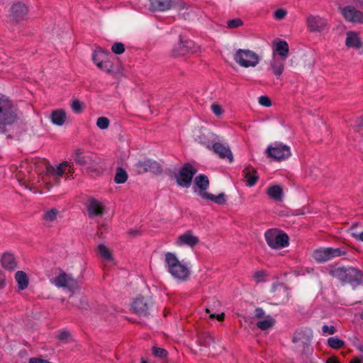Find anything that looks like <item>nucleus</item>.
Listing matches in <instances>:
<instances>
[{"label":"nucleus","mask_w":363,"mask_h":363,"mask_svg":"<svg viewBox=\"0 0 363 363\" xmlns=\"http://www.w3.org/2000/svg\"><path fill=\"white\" fill-rule=\"evenodd\" d=\"M164 263L167 272L177 281L184 282L189 278L191 274L189 266L185 261L179 260L175 253L165 252Z\"/></svg>","instance_id":"1"},{"label":"nucleus","mask_w":363,"mask_h":363,"mask_svg":"<svg viewBox=\"0 0 363 363\" xmlns=\"http://www.w3.org/2000/svg\"><path fill=\"white\" fill-rule=\"evenodd\" d=\"M30 169L35 173L39 174L40 171L45 169L43 174L38 177V183L39 186L43 187L45 190L49 191L52 186L57 185L62 177L57 174L55 177L57 169L54 167L48 166L47 162L43 160H33L30 164Z\"/></svg>","instance_id":"2"},{"label":"nucleus","mask_w":363,"mask_h":363,"mask_svg":"<svg viewBox=\"0 0 363 363\" xmlns=\"http://www.w3.org/2000/svg\"><path fill=\"white\" fill-rule=\"evenodd\" d=\"M50 280L56 287L62 289L71 296L77 294L82 287V283L79 281L63 272L52 275Z\"/></svg>","instance_id":"3"},{"label":"nucleus","mask_w":363,"mask_h":363,"mask_svg":"<svg viewBox=\"0 0 363 363\" xmlns=\"http://www.w3.org/2000/svg\"><path fill=\"white\" fill-rule=\"evenodd\" d=\"M19 118L11 101L0 93V127L15 123Z\"/></svg>","instance_id":"4"},{"label":"nucleus","mask_w":363,"mask_h":363,"mask_svg":"<svg viewBox=\"0 0 363 363\" xmlns=\"http://www.w3.org/2000/svg\"><path fill=\"white\" fill-rule=\"evenodd\" d=\"M233 58L238 65L244 68L255 67L261 61V57L249 49L237 50Z\"/></svg>","instance_id":"5"},{"label":"nucleus","mask_w":363,"mask_h":363,"mask_svg":"<svg viewBox=\"0 0 363 363\" xmlns=\"http://www.w3.org/2000/svg\"><path fill=\"white\" fill-rule=\"evenodd\" d=\"M111 57L110 53L101 48H96L91 56L93 62L99 69L107 74H113L114 66Z\"/></svg>","instance_id":"6"},{"label":"nucleus","mask_w":363,"mask_h":363,"mask_svg":"<svg viewBox=\"0 0 363 363\" xmlns=\"http://www.w3.org/2000/svg\"><path fill=\"white\" fill-rule=\"evenodd\" d=\"M267 245L272 249H281L289 245V237L277 229H269L264 233Z\"/></svg>","instance_id":"7"},{"label":"nucleus","mask_w":363,"mask_h":363,"mask_svg":"<svg viewBox=\"0 0 363 363\" xmlns=\"http://www.w3.org/2000/svg\"><path fill=\"white\" fill-rule=\"evenodd\" d=\"M200 51V46L196 44L193 40L180 38L179 43L173 47L172 55L177 57L184 56L189 53H196Z\"/></svg>","instance_id":"8"},{"label":"nucleus","mask_w":363,"mask_h":363,"mask_svg":"<svg viewBox=\"0 0 363 363\" xmlns=\"http://www.w3.org/2000/svg\"><path fill=\"white\" fill-rule=\"evenodd\" d=\"M196 172V168L192 164H184L176 176L178 185L182 187H189L191 184L193 176Z\"/></svg>","instance_id":"9"},{"label":"nucleus","mask_w":363,"mask_h":363,"mask_svg":"<svg viewBox=\"0 0 363 363\" xmlns=\"http://www.w3.org/2000/svg\"><path fill=\"white\" fill-rule=\"evenodd\" d=\"M266 153L268 157L279 161L288 158L291 155V150L287 145L275 143L268 146Z\"/></svg>","instance_id":"10"},{"label":"nucleus","mask_w":363,"mask_h":363,"mask_svg":"<svg viewBox=\"0 0 363 363\" xmlns=\"http://www.w3.org/2000/svg\"><path fill=\"white\" fill-rule=\"evenodd\" d=\"M194 139L205 145L208 149H211V146L216 141H218V137L211 133L206 128H196L193 132Z\"/></svg>","instance_id":"11"},{"label":"nucleus","mask_w":363,"mask_h":363,"mask_svg":"<svg viewBox=\"0 0 363 363\" xmlns=\"http://www.w3.org/2000/svg\"><path fill=\"white\" fill-rule=\"evenodd\" d=\"M345 254V251L342 248L327 247L316 250L313 254V257L318 262H323Z\"/></svg>","instance_id":"12"},{"label":"nucleus","mask_w":363,"mask_h":363,"mask_svg":"<svg viewBox=\"0 0 363 363\" xmlns=\"http://www.w3.org/2000/svg\"><path fill=\"white\" fill-rule=\"evenodd\" d=\"M308 29L311 32H323L328 28L326 18L318 15H308L306 18Z\"/></svg>","instance_id":"13"},{"label":"nucleus","mask_w":363,"mask_h":363,"mask_svg":"<svg viewBox=\"0 0 363 363\" xmlns=\"http://www.w3.org/2000/svg\"><path fill=\"white\" fill-rule=\"evenodd\" d=\"M199 242V238L192 230H187L179 235L174 242L179 247H194Z\"/></svg>","instance_id":"14"},{"label":"nucleus","mask_w":363,"mask_h":363,"mask_svg":"<svg viewBox=\"0 0 363 363\" xmlns=\"http://www.w3.org/2000/svg\"><path fill=\"white\" fill-rule=\"evenodd\" d=\"M345 45L347 49L362 50L363 52V40L360 35L355 30H348L345 33Z\"/></svg>","instance_id":"15"},{"label":"nucleus","mask_w":363,"mask_h":363,"mask_svg":"<svg viewBox=\"0 0 363 363\" xmlns=\"http://www.w3.org/2000/svg\"><path fill=\"white\" fill-rule=\"evenodd\" d=\"M341 13L346 21L353 23H363V13L352 6L341 9Z\"/></svg>","instance_id":"16"},{"label":"nucleus","mask_w":363,"mask_h":363,"mask_svg":"<svg viewBox=\"0 0 363 363\" xmlns=\"http://www.w3.org/2000/svg\"><path fill=\"white\" fill-rule=\"evenodd\" d=\"M289 53V46L286 40L277 38L272 42V56L286 60Z\"/></svg>","instance_id":"17"},{"label":"nucleus","mask_w":363,"mask_h":363,"mask_svg":"<svg viewBox=\"0 0 363 363\" xmlns=\"http://www.w3.org/2000/svg\"><path fill=\"white\" fill-rule=\"evenodd\" d=\"M285 62L286 60L274 55L269 62V70L277 79H279L284 71Z\"/></svg>","instance_id":"18"},{"label":"nucleus","mask_w":363,"mask_h":363,"mask_svg":"<svg viewBox=\"0 0 363 363\" xmlns=\"http://www.w3.org/2000/svg\"><path fill=\"white\" fill-rule=\"evenodd\" d=\"M211 150H213L221 158H227L230 162L233 160L232 152L227 144L216 141L211 146Z\"/></svg>","instance_id":"19"},{"label":"nucleus","mask_w":363,"mask_h":363,"mask_svg":"<svg viewBox=\"0 0 363 363\" xmlns=\"http://www.w3.org/2000/svg\"><path fill=\"white\" fill-rule=\"evenodd\" d=\"M27 6L22 2L14 3L11 8V16L15 21L23 19L28 13Z\"/></svg>","instance_id":"20"},{"label":"nucleus","mask_w":363,"mask_h":363,"mask_svg":"<svg viewBox=\"0 0 363 363\" xmlns=\"http://www.w3.org/2000/svg\"><path fill=\"white\" fill-rule=\"evenodd\" d=\"M137 168L140 173L143 172H152L157 173L160 172V166L157 162L150 160H145L140 161L137 164Z\"/></svg>","instance_id":"21"},{"label":"nucleus","mask_w":363,"mask_h":363,"mask_svg":"<svg viewBox=\"0 0 363 363\" xmlns=\"http://www.w3.org/2000/svg\"><path fill=\"white\" fill-rule=\"evenodd\" d=\"M50 119L52 124L62 126L67 121V113L64 109H56L52 111Z\"/></svg>","instance_id":"22"},{"label":"nucleus","mask_w":363,"mask_h":363,"mask_svg":"<svg viewBox=\"0 0 363 363\" xmlns=\"http://www.w3.org/2000/svg\"><path fill=\"white\" fill-rule=\"evenodd\" d=\"M99 256L107 263L115 264V259L112 250L104 244H99L97 247Z\"/></svg>","instance_id":"23"},{"label":"nucleus","mask_w":363,"mask_h":363,"mask_svg":"<svg viewBox=\"0 0 363 363\" xmlns=\"http://www.w3.org/2000/svg\"><path fill=\"white\" fill-rule=\"evenodd\" d=\"M2 267L9 270H13L17 267V261L14 255L10 252H4L1 257Z\"/></svg>","instance_id":"24"},{"label":"nucleus","mask_w":363,"mask_h":363,"mask_svg":"<svg viewBox=\"0 0 363 363\" xmlns=\"http://www.w3.org/2000/svg\"><path fill=\"white\" fill-rule=\"evenodd\" d=\"M87 210L91 216H100L103 213L104 206L101 201L91 199L89 203Z\"/></svg>","instance_id":"25"},{"label":"nucleus","mask_w":363,"mask_h":363,"mask_svg":"<svg viewBox=\"0 0 363 363\" xmlns=\"http://www.w3.org/2000/svg\"><path fill=\"white\" fill-rule=\"evenodd\" d=\"M198 342L201 345L212 349H216V346L220 347V345L216 342L213 336L208 333H205L201 335L198 337Z\"/></svg>","instance_id":"26"},{"label":"nucleus","mask_w":363,"mask_h":363,"mask_svg":"<svg viewBox=\"0 0 363 363\" xmlns=\"http://www.w3.org/2000/svg\"><path fill=\"white\" fill-rule=\"evenodd\" d=\"M152 10L165 11L171 9L172 0H149Z\"/></svg>","instance_id":"27"},{"label":"nucleus","mask_w":363,"mask_h":363,"mask_svg":"<svg viewBox=\"0 0 363 363\" xmlns=\"http://www.w3.org/2000/svg\"><path fill=\"white\" fill-rule=\"evenodd\" d=\"M268 196L275 201H281L284 196L283 188L280 185L270 186L267 191Z\"/></svg>","instance_id":"28"},{"label":"nucleus","mask_w":363,"mask_h":363,"mask_svg":"<svg viewBox=\"0 0 363 363\" xmlns=\"http://www.w3.org/2000/svg\"><path fill=\"white\" fill-rule=\"evenodd\" d=\"M55 168L57 169V174L55 173V177H57L58 174L61 177L66 175L67 178H71L74 173L73 167L71 163L68 162H63Z\"/></svg>","instance_id":"29"},{"label":"nucleus","mask_w":363,"mask_h":363,"mask_svg":"<svg viewBox=\"0 0 363 363\" xmlns=\"http://www.w3.org/2000/svg\"><path fill=\"white\" fill-rule=\"evenodd\" d=\"M132 309L139 315L146 314L148 306L145 298L143 297L137 298L132 304Z\"/></svg>","instance_id":"30"},{"label":"nucleus","mask_w":363,"mask_h":363,"mask_svg":"<svg viewBox=\"0 0 363 363\" xmlns=\"http://www.w3.org/2000/svg\"><path fill=\"white\" fill-rule=\"evenodd\" d=\"M195 187L194 191L199 195L201 193H204L203 191L208 187L209 182L206 176L203 174L199 175L195 178Z\"/></svg>","instance_id":"31"},{"label":"nucleus","mask_w":363,"mask_h":363,"mask_svg":"<svg viewBox=\"0 0 363 363\" xmlns=\"http://www.w3.org/2000/svg\"><path fill=\"white\" fill-rule=\"evenodd\" d=\"M313 337V333L311 329L306 330L304 332H298L296 333L293 338L294 342H301L303 344L309 343Z\"/></svg>","instance_id":"32"},{"label":"nucleus","mask_w":363,"mask_h":363,"mask_svg":"<svg viewBox=\"0 0 363 363\" xmlns=\"http://www.w3.org/2000/svg\"><path fill=\"white\" fill-rule=\"evenodd\" d=\"M200 196L206 199V200H210L213 201L215 203L218 205H223L225 204L226 202V196L225 194L223 193H220L217 196H215L210 193H201Z\"/></svg>","instance_id":"33"},{"label":"nucleus","mask_w":363,"mask_h":363,"mask_svg":"<svg viewBox=\"0 0 363 363\" xmlns=\"http://www.w3.org/2000/svg\"><path fill=\"white\" fill-rule=\"evenodd\" d=\"M15 279L19 290H24L28 286V277L23 271H18L15 274Z\"/></svg>","instance_id":"34"},{"label":"nucleus","mask_w":363,"mask_h":363,"mask_svg":"<svg viewBox=\"0 0 363 363\" xmlns=\"http://www.w3.org/2000/svg\"><path fill=\"white\" fill-rule=\"evenodd\" d=\"M274 323L275 320L272 316L267 315L264 318L258 320L256 325L260 330H265L272 327Z\"/></svg>","instance_id":"35"},{"label":"nucleus","mask_w":363,"mask_h":363,"mask_svg":"<svg viewBox=\"0 0 363 363\" xmlns=\"http://www.w3.org/2000/svg\"><path fill=\"white\" fill-rule=\"evenodd\" d=\"M59 216V211L56 208H51L45 212L43 219L45 222L52 223L56 221Z\"/></svg>","instance_id":"36"},{"label":"nucleus","mask_w":363,"mask_h":363,"mask_svg":"<svg viewBox=\"0 0 363 363\" xmlns=\"http://www.w3.org/2000/svg\"><path fill=\"white\" fill-rule=\"evenodd\" d=\"M72 159L77 164L84 165L87 162L89 157L84 155L81 150H77L73 154Z\"/></svg>","instance_id":"37"},{"label":"nucleus","mask_w":363,"mask_h":363,"mask_svg":"<svg viewBox=\"0 0 363 363\" xmlns=\"http://www.w3.org/2000/svg\"><path fill=\"white\" fill-rule=\"evenodd\" d=\"M346 275L351 277H354V281H356L358 284L363 283V275L362 272L354 268H349L347 270H345Z\"/></svg>","instance_id":"38"},{"label":"nucleus","mask_w":363,"mask_h":363,"mask_svg":"<svg viewBox=\"0 0 363 363\" xmlns=\"http://www.w3.org/2000/svg\"><path fill=\"white\" fill-rule=\"evenodd\" d=\"M128 179L127 172L122 168H118L116 169L114 182L116 184H124Z\"/></svg>","instance_id":"39"},{"label":"nucleus","mask_w":363,"mask_h":363,"mask_svg":"<svg viewBox=\"0 0 363 363\" xmlns=\"http://www.w3.org/2000/svg\"><path fill=\"white\" fill-rule=\"evenodd\" d=\"M328 345L330 347L337 350L342 347L345 342L343 340L335 336L328 338Z\"/></svg>","instance_id":"40"},{"label":"nucleus","mask_w":363,"mask_h":363,"mask_svg":"<svg viewBox=\"0 0 363 363\" xmlns=\"http://www.w3.org/2000/svg\"><path fill=\"white\" fill-rule=\"evenodd\" d=\"M267 277V273L264 270H257L252 274V279L257 283L264 281Z\"/></svg>","instance_id":"41"},{"label":"nucleus","mask_w":363,"mask_h":363,"mask_svg":"<svg viewBox=\"0 0 363 363\" xmlns=\"http://www.w3.org/2000/svg\"><path fill=\"white\" fill-rule=\"evenodd\" d=\"M110 124V121L108 118L104 116H101L96 120V126L101 130H105L108 128Z\"/></svg>","instance_id":"42"},{"label":"nucleus","mask_w":363,"mask_h":363,"mask_svg":"<svg viewBox=\"0 0 363 363\" xmlns=\"http://www.w3.org/2000/svg\"><path fill=\"white\" fill-rule=\"evenodd\" d=\"M245 178L247 185L251 187L257 183L258 176H257L255 174L246 173Z\"/></svg>","instance_id":"43"},{"label":"nucleus","mask_w":363,"mask_h":363,"mask_svg":"<svg viewBox=\"0 0 363 363\" xmlns=\"http://www.w3.org/2000/svg\"><path fill=\"white\" fill-rule=\"evenodd\" d=\"M242 25L243 21L239 18L230 19L227 21V27L231 29L239 28Z\"/></svg>","instance_id":"44"},{"label":"nucleus","mask_w":363,"mask_h":363,"mask_svg":"<svg viewBox=\"0 0 363 363\" xmlns=\"http://www.w3.org/2000/svg\"><path fill=\"white\" fill-rule=\"evenodd\" d=\"M287 15V11L284 9H278L276 11H274L273 13V17L276 20H282L284 19Z\"/></svg>","instance_id":"45"},{"label":"nucleus","mask_w":363,"mask_h":363,"mask_svg":"<svg viewBox=\"0 0 363 363\" xmlns=\"http://www.w3.org/2000/svg\"><path fill=\"white\" fill-rule=\"evenodd\" d=\"M111 50L116 55H121L124 52L125 47L121 43H115L111 47Z\"/></svg>","instance_id":"46"},{"label":"nucleus","mask_w":363,"mask_h":363,"mask_svg":"<svg viewBox=\"0 0 363 363\" xmlns=\"http://www.w3.org/2000/svg\"><path fill=\"white\" fill-rule=\"evenodd\" d=\"M71 108L74 113H80L83 110L82 103L79 100H74L71 104Z\"/></svg>","instance_id":"47"},{"label":"nucleus","mask_w":363,"mask_h":363,"mask_svg":"<svg viewBox=\"0 0 363 363\" xmlns=\"http://www.w3.org/2000/svg\"><path fill=\"white\" fill-rule=\"evenodd\" d=\"M211 109L212 112L218 117L220 116L223 113V107L216 103L211 104Z\"/></svg>","instance_id":"48"},{"label":"nucleus","mask_w":363,"mask_h":363,"mask_svg":"<svg viewBox=\"0 0 363 363\" xmlns=\"http://www.w3.org/2000/svg\"><path fill=\"white\" fill-rule=\"evenodd\" d=\"M152 354L155 357L162 358V357H164L167 356V352L164 349L157 347H154L152 348Z\"/></svg>","instance_id":"49"},{"label":"nucleus","mask_w":363,"mask_h":363,"mask_svg":"<svg viewBox=\"0 0 363 363\" xmlns=\"http://www.w3.org/2000/svg\"><path fill=\"white\" fill-rule=\"evenodd\" d=\"M259 105L264 107H270L272 106L271 99L267 96H261L258 98Z\"/></svg>","instance_id":"50"},{"label":"nucleus","mask_w":363,"mask_h":363,"mask_svg":"<svg viewBox=\"0 0 363 363\" xmlns=\"http://www.w3.org/2000/svg\"><path fill=\"white\" fill-rule=\"evenodd\" d=\"M351 235L356 240H360L363 242V232H357L354 230V228H352L350 230Z\"/></svg>","instance_id":"51"},{"label":"nucleus","mask_w":363,"mask_h":363,"mask_svg":"<svg viewBox=\"0 0 363 363\" xmlns=\"http://www.w3.org/2000/svg\"><path fill=\"white\" fill-rule=\"evenodd\" d=\"M265 313L261 308H257L255 311V317L259 320L264 318L266 317Z\"/></svg>","instance_id":"52"},{"label":"nucleus","mask_w":363,"mask_h":363,"mask_svg":"<svg viewBox=\"0 0 363 363\" xmlns=\"http://www.w3.org/2000/svg\"><path fill=\"white\" fill-rule=\"evenodd\" d=\"M70 336V334L69 332L67 331H65V330H62V331H60L59 332L58 335H57V337L59 340H67Z\"/></svg>","instance_id":"53"},{"label":"nucleus","mask_w":363,"mask_h":363,"mask_svg":"<svg viewBox=\"0 0 363 363\" xmlns=\"http://www.w3.org/2000/svg\"><path fill=\"white\" fill-rule=\"evenodd\" d=\"M322 330L323 333H328L330 335H333L335 332L334 326L328 325H323L322 328Z\"/></svg>","instance_id":"54"},{"label":"nucleus","mask_w":363,"mask_h":363,"mask_svg":"<svg viewBox=\"0 0 363 363\" xmlns=\"http://www.w3.org/2000/svg\"><path fill=\"white\" fill-rule=\"evenodd\" d=\"M6 285V277L4 273L0 269V289L4 288Z\"/></svg>","instance_id":"55"},{"label":"nucleus","mask_w":363,"mask_h":363,"mask_svg":"<svg viewBox=\"0 0 363 363\" xmlns=\"http://www.w3.org/2000/svg\"><path fill=\"white\" fill-rule=\"evenodd\" d=\"M29 363H50L48 360L41 358H31L29 360Z\"/></svg>","instance_id":"56"},{"label":"nucleus","mask_w":363,"mask_h":363,"mask_svg":"<svg viewBox=\"0 0 363 363\" xmlns=\"http://www.w3.org/2000/svg\"><path fill=\"white\" fill-rule=\"evenodd\" d=\"M273 291L274 292H277V291H278V292H281V291L286 292L285 287L283 285H281V284L274 285L273 286Z\"/></svg>","instance_id":"57"},{"label":"nucleus","mask_w":363,"mask_h":363,"mask_svg":"<svg viewBox=\"0 0 363 363\" xmlns=\"http://www.w3.org/2000/svg\"><path fill=\"white\" fill-rule=\"evenodd\" d=\"M224 317H225L224 313H220L217 315H216L215 314L210 315V318H216L219 321L223 320L224 319Z\"/></svg>","instance_id":"58"},{"label":"nucleus","mask_w":363,"mask_h":363,"mask_svg":"<svg viewBox=\"0 0 363 363\" xmlns=\"http://www.w3.org/2000/svg\"><path fill=\"white\" fill-rule=\"evenodd\" d=\"M326 363H339V361L336 357L333 356L328 358Z\"/></svg>","instance_id":"59"},{"label":"nucleus","mask_w":363,"mask_h":363,"mask_svg":"<svg viewBox=\"0 0 363 363\" xmlns=\"http://www.w3.org/2000/svg\"><path fill=\"white\" fill-rule=\"evenodd\" d=\"M350 363H361V362L358 359H354L352 360L350 362Z\"/></svg>","instance_id":"60"},{"label":"nucleus","mask_w":363,"mask_h":363,"mask_svg":"<svg viewBox=\"0 0 363 363\" xmlns=\"http://www.w3.org/2000/svg\"><path fill=\"white\" fill-rule=\"evenodd\" d=\"M141 363H148L145 359H142Z\"/></svg>","instance_id":"61"}]
</instances>
